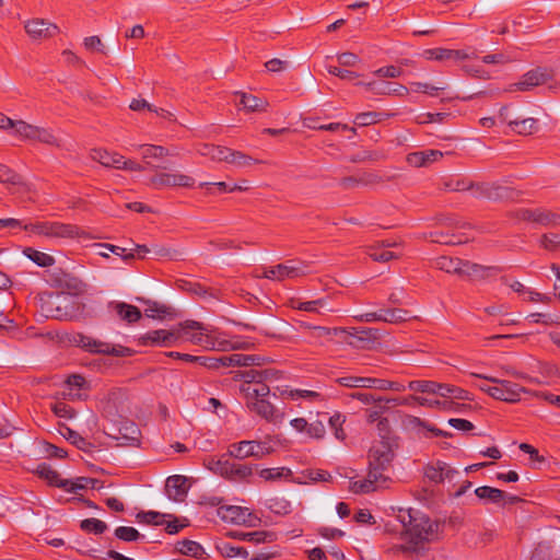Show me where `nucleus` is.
Segmentation results:
<instances>
[{
    "label": "nucleus",
    "mask_w": 560,
    "mask_h": 560,
    "mask_svg": "<svg viewBox=\"0 0 560 560\" xmlns=\"http://www.w3.org/2000/svg\"><path fill=\"white\" fill-rule=\"evenodd\" d=\"M247 399L254 397L250 409L271 423L281 422L283 413L280 412L266 397L270 389L264 381L268 377V370H247Z\"/></svg>",
    "instance_id": "obj_1"
},
{
    "label": "nucleus",
    "mask_w": 560,
    "mask_h": 560,
    "mask_svg": "<svg viewBox=\"0 0 560 560\" xmlns=\"http://www.w3.org/2000/svg\"><path fill=\"white\" fill-rule=\"evenodd\" d=\"M404 533L408 538L409 545H400L399 549L406 551H418L424 542L433 541L436 538L438 524L420 513H412L408 510L399 514Z\"/></svg>",
    "instance_id": "obj_2"
},
{
    "label": "nucleus",
    "mask_w": 560,
    "mask_h": 560,
    "mask_svg": "<svg viewBox=\"0 0 560 560\" xmlns=\"http://www.w3.org/2000/svg\"><path fill=\"white\" fill-rule=\"evenodd\" d=\"M245 441L234 444L226 454L211 463V469L222 477L242 482L245 480V455H241Z\"/></svg>",
    "instance_id": "obj_3"
},
{
    "label": "nucleus",
    "mask_w": 560,
    "mask_h": 560,
    "mask_svg": "<svg viewBox=\"0 0 560 560\" xmlns=\"http://www.w3.org/2000/svg\"><path fill=\"white\" fill-rule=\"evenodd\" d=\"M176 332H178V346L186 341L207 350L215 349L220 346L214 330L200 322L185 320L179 323L176 325Z\"/></svg>",
    "instance_id": "obj_4"
},
{
    "label": "nucleus",
    "mask_w": 560,
    "mask_h": 560,
    "mask_svg": "<svg viewBox=\"0 0 560 560\" xmlns=\"http://www.w3.org/2000/svg\"><path fill=\"white\" fill-rule=\"evenodd\" d=\"M394 456V452L387 443L373 446L369 455V477L378 480L381 486L387 488L392 481L389 472L392 471Z\"/></svg>",
    "instance_id": "obj_5"
},
{
    "label": "nucleus",
    "mask_w": 560,
    "mask_h": 560,
    "mask_svg": "<svg viewBox=\"0 0 560 560\" xmlns=\"http://www.w3.org/2000/svg\"><path fill=\"white\" fill-rule=\"evenodd\" d=\"M24 231L30 235H38L49 240L74 238L80 235V229L75 225L45 220L28 222L24 226Z\"/></svg>",
    "instance_id": "obj_6"
},
{
    "label": "nucleus",
    "mask_w": 560,
    "mask_h": 560,
    "mask_svg": "<svg viewBox=\"0 0 560 560\" xmlns=\"http://www.w3.org/2000/svg\"><path fill=\"white\" fill-rule=\"evenodd\" d=\"M471 376L482 378L493 383L491 397L506 402H516L521 400V394L525 388L516 383L506 380H499L495 377L486 376L482 374L472 373Z\"/></svg>",
    "instance_id": "obj_7"
},
{
    "label": "nucleus",
    "mask_w": 560,
    "mask_h": 560,
    "mask_svg": "<svg viewBox=\"0 0 560 560\" xmlns=\"http://www.w3.org/2000/svg\"><path fill=\"white\" fill-rule=\"evenodd\" d=\"M514 218L545 228L560 226V213L546 208H521L514 212Z\"/></svg>",
    "instance_id": "obj_8"
},
{
    "label": "nucleus",
    "mask_w": 560,
    "mask_h": 560,
    "mask_svg": "<svg viewBox=\"0 0 560 560\" xmlns=\"http://www.w3.org/2000/svg\"><path fill=\"white\" fill-rule=\"evenodd\" d=\"M307 266L298 260H287L283 264L270 267L264 270V276L267 279L276 281H284L288 279H295L306 275Z\"/></svg>",
    "instance_id": "obj_9"
},
{
    "label": "nucleus",
    "mask_w": 560,
    "mask_h": 560,
    "mask_svg": "<svg viewBox=\"0 0 560 560\" xmlns=\"http://www.w3.org/2000/svg\"><path fill=\"white\" fill-rule=\"evenodd\" d=\"M13 135L27 141H37L52 144L55 137L49 129L27 124L23 120H15L12 129Z\"/></svg>",
    "instance_id": "obj_10"
},
{
    "label": "nucleus",
    "mask_w": 560,
    "mask_h": 560,
    "mask_svg": "<svg viewBox=\"0 0 560 560\" xmlns=\"http://www.w3.org/2000/svg\"><path fill=\"white\" fill-rule=\"evenodd\" d=\"M195 185V178L183 173L156 172L150 179L149 186L155 189L185 187Z\"/></svg>",
    "instance_id": "obj_11"
},
{
    "label": "nucleus",
    "mask_w": 560,
    "mask_h": 560,
    "mask_svg": "<svg viewBox=\"0 0 560 560\" xmlns=\"http://www.w3.org/2000/svg\"><path fill=\"white\" fill-rule=\"evenodd\" d=\"M341 337H345L343 341L352 347L371 349L380 340L381 332L377 328L353 327L347 329L346 335H341Z\"/></svg>",
    "instance_id": "obj_12"
},
{
    "label": "nucleus",
    "mask_w": 560,
    "mask_h": 560,
    "mask_svg": "<svg viewBox=\"0 0 560 560\" xmlns=\"http://www.w3.org/2000/svg\"><path fill=\"white\" fill-rule=\"evenodd\" d=\"M140 341L143 346L151 347H175L178 346V332H176V326L172 329H156L143 334L140 337Z\"/></svg>",
    "instance_id": "obj_13"
},
{
    "label": "nucleus",
    "mask_w": 560,
    "mask_h": 560,
    "mask_svg": "<svg viewBox=\"0 0 560 560\" xmlns=\"http://www.w3.org/2000/svg\"><path fill=\"white\" fill-rule=\"evenodd\" d=\"M551 72L546 68H536L526 72L518 82L510 85L509 91H529L551 79Z\"/></svg>",
    "instance_id": "obj_14"
},
{
    "label": "nucleus",
    "mask_w": 560,
    "mask_h": 560,
    "mask_svg": "<svg viewBox=\"0 0 560 560\" xmlns=\"http://www.w3.org/2000/svg\"><path fill=\"white\" fill-rule=\"evenodd\" d=\"M25 32L33 40L50 38L59 33V27L44 19H33L24 24Z\"/></svg>",
    "instance_id": "obj_15"
},
{
    "label": "nucleus",
    "mask_w": 560,
    "mask_h": 560,
    "mask_svg": "<svg viewBox=\"0 0 560 560\" xmlns=\"http://www.w3.org/2000/svg\"><path fill=\"white\" fill-rule=\"evenodd\" d=\"M198 152L200 155L215 162L225 161L228 163H241V160L244 159L243 154L240 152L214 144H202L199 147Z\"/></svg>",
    "instance_id": "obj_16"
},
{
    "label": "nucleus",
    "mask_w": 560,
    "mask_h": 560,
    "mask_svg": "<svg viewBox=\"0 0 560 560\" xmlns=\"http://www.w3.org/2000/svg\"><path fill=\"white\" fill-rule=\"evenodd\" d=\"M474 196L491 200L511 199L513 198V190L510 187L492 183H477L474 186Z\"/></svg>",
    "instance_id": "obj_17"
},
{
    "label": "nucleus",
    "mask_w": 560,
    "mask_h": 560,
    "mask_svg": "<svg viewBox=\"0 0 560 560\" xmlns=\"http://www.w3.org/2000/svg\"><path fill=\"white\" fill-rule=\"evenodd\" d=\"M98 247L103 248L104 250L100 252V255L103 257H109V253L118 256L121 258V260L128 262L135 257L144 258L145 255L149 253V249L144 245H137L130 252H127L126 248L116 246L113 244H98Z\"/></svg>",
    "instance_id": "obj_18"
},
{
    "label": "nucleus",
    "mask_w": 560,
    "mask_h": 560,
    "mask_svg": "<svg viewBox=\"0 0 560 560\" xmlns=\"http://www.w3.org/2000/svg\"><path fill=\"white\" fill-rule=\"evenodd\" d=\"M358 85L364 86L366 90L372 92L375 95H398L405 96L408 94L409 90L402 84L392 83L386 81H371L368 83L358 82Z\"/></svg>",
    "instance_id": "obj_19"
},
{
    "label": "nucleus",
    "mask_w": 560,
    "mask_h": 560,
    "mask_svg": "<svg viewBox=\"0 0 560 560\" xmlns=\"http://www.w3.org/2000/svg\"><path fill=\"white\" fill-rule=\"evenodd\" d=\"M457 474V470L441 460L428 464L424 468L425 478L435 483L443 482L444 480H453Z\"/></svg>",
    "instance_id": "obj_20"
},
{
    "label": "nucleus",
    "mask_w": 560,
    "mask_h": 560,
    "mask_svg": "<svg viewBox=\"0 0 560 560\" xmlns=\"http://www.w3.org/2000/svg\"><path fill=\"white\" fill-rule=\"evenodd\" d=\"M501 271L497 266H483L469 260H465L462 277H467L470 280H486L490 277L497 276Z\"/></svg>",
    "instance_id": "obj_21"
},
{
    "label": "nucleus",
    "mask_w": 560,
    "mask_h": 560,
    "mask_svg": "<svg viewBox=\"0 0 560 560\" xmlns=\"http://www.w3.org/2000/svg\"><path fill=\"white\" fill-rule=\"evenodd\" d=\"M125 149L127 151H139L142 160L148 165H151V160H161L170 154L166 148L155 144H137L130 142Z\"/></svg>",
    "instance_id": "obj_22"
},
{
    "label": "nucleus",
    "mask_w": 560,
    "mask_h": 560,
    "mask_svg": "<svg viewBox=\"0 0 560 560\" xmlns=\"http://www.w3.org/2000/svg\"><path fill=\"white\" fill-rule=\"evenodd\" d=\"M188 492L187 478L180 475L170 476L165 482V493L168 499L180 502Z\"/></svg>",
    "instance_id": "obj_23"
},
{
    "label": "nucleus",
    "mask_w": 560,
    "mask_h": 560,
    "mask_svg": "<svg viewBox=\"0 0 560 560\" xmlns=\"http://www.w3.org/2000/svg\"><path fill=\"white\" fill-rule=\"evenodd\" d=\"M278 444L279 442L270 436L262 441H247V457L253 456L256 458H262L264 456L278 451L276 447Z\"/></svg>",
    "instance_id": "obj_24"
},
{
    "label": "nucleus",
    "mask_w": 560,
    "mask_h": 560,
    "mask_svg": "<svg viewBox=\"0 0 560 560\" xmlns=\"http://www.w3.org/2000/svg\"><path fill=\"white\" fill-rule=\"evenodd\" d=\"M74 341L79 347L94 353H114L115 351L112 345L100 341L90 336L79 335L75 337Z\"/></svg>",
    "instance_id": "obj_25"
},
{
    "label": "nucleus",
    "mask_w": 560,
    "mask_h": 560,
    "mask_svg": "<svg viewBox=\"0 0 560 560\" xmlns=\"http://www.w3.org/2000/svg\"><path fill=\"white\" fill-rule=\"evenodd\" d=\"M91 159L101 163L105 167L118 170L119 163H122V155L117 152H110L105 149H93Z\"/></svg>",
    "instance_id": "obj_26"
},
{
    "label": "nucleus",
    "mask_w": 560,
    "mask_h": 560,
    "mask_svg": "<svg viewBox=\"0 0 560 560\" xmlns=\"http://www.w3.org/2000/svg\"><path fill=\"white\" fill-rule=\"evenodd\" d=\"M109 307L120 317V319L132 324L141 318V312L138 307L125 302H112Z\"/></svg>",
    "instance_id": "obj_27"
},
{
    "label": "nucleus",
    "mask_w": 560,
    "mask_h": 560,
    "mask_svg": "<svg viewBox=\"0 0 560 560\" xmlns=\"http://www.w3.org/2000/svg\"><path fill=\"white\" fill-rule=\"evenodd\" d=\"M510 128L518 135L529 136L538 131V120L532 117L515 116L514 120L510 122Z\"/></svg>",
    "instance_id": "obj_28"
},
{
    "label": "nucleus",
    "mask_w": 560,
    "mask_h": 560,
    "mask_svg": "<svg viewBox=\"0 0 560 560\" xmlns=\"http://www.w3.org/2000/svg\"><path fill=\"white\" fill-rule=\"evenodd\" d=\"M254 472H257L258 476L266 481L279 479L282 476H284V472H285V475H291V470L289 468L282 467V468L258 469L257 465H248L247 464V477L253 476Z\"/></svg>",
    "instance_id": "obj_29"
},
{
    "label": "nucleus",
    "mask_w": 560,
    "mask_h": 560,
    "mask_svg": "<svg viewBox=\"0 0 560 560\" xmlns=\"http://www.w3.org/2000/svg\"><path fill=\"white\" fill-rule=\"evenodd\" d=\"M305 327L310 330V337L314 340H331L334 336L346 335V328H328L323 326H311L305 325Z\"/></svg>",
    "instance_id": "obj_30"
},
{
    "label": "nucleus",
    "mask_w": 560,
    "mask_h": 560,
    "mask_svg": "<svg viewBox=\"0 0 560 560\" xmlns=\"http://www.w3.org/2000/svg\"><path fill=\"white\" fill-rule=\"evenodd\" d=\"M218 514L228 523L242 524L245 522V512L242 506L223 505L219 508Z\"/></svg>",
    "instance_id": "obj_31"
},
{
    "label": "nucleus",
    "mask_w": 560,
    "mask_h": 560,
    "mask_svg": "<svg viewBox=\"0 0 560 560\" xmlns=\"http://www.w3.org/2000/svg\"><path fill=\"white\" fill-rule=\"evenodd\" d=\"M475 494L478 499L486 503L500 504L505 499V492L489 486H482L475 490Z\"/></svg>",
    "instance_id": "obj_32"
},
{
    "label": "nucleus",
    "mask_w": 560,
    "mask_h": 560,
    "mask_svg": "<svg viewBox=\"0 0 560 560\" xmlns=\"http://www.w3.org/2000/svg\"><path fill=\"white\" fill-rule=\"evenodd\" d=\"M464 264H465V260H463V259L452 258V257H447V256H441V257L436 258L434 261V266L438 269L443 270L447 273H454V275H458V276H462V270H463Z\"/></svg>",
    "instance_id": "obj_33"
},
{
    "label": "nucleus",
    "mask_w": 560,
    "mask_h": 560,
    "mask_svg": "<svg viewBox=\"0 0 560 560\" xmlns=\"http://www.w3.org/2000/svg\"><path fill=\"white\" fill-rule=\"evenodd\" d=\"M409 400L417 401L421 406L438 407L443 409H450L453 405V402L448 400L428 399L419 396H410L408 398H392L387 401H394L395 405H404Z\"/></svg>",
    "instance_id": "obj_34"
},
{
    "label": "nucleus",
    "mask_w": 560,
    "mask_h": 560,
    "mask_svg": "<svg viewBox=\"0 0 560 560\" xmlns=\"http://www.w3.org/2000/svg\"><path fill=\"white\" fill-rule=\"evenodd\" d=\"M436 395H440L441 397L447 398H455L459 400H471L470 393L453 385L448 384H438Z\"/></svg>",
    "instance_id": "obj_35"
},
{
    "label": "nucleus",
    "mask_w": 560,
    "mask_h": 560,
    "mask_svg": "<svg viewBox=\"0 0 560 560\" xmlns=\"http://www.w3.org/2000/svg\"><path fill=\"white\" fill-rule=\"evenodd\" d=\"M201 188L206 189L207 195H221L234 191L236 189H242L241 186H238L235 183H229V182H215V183H200L199 185Z\"/></svg>",
    "instance_id": "obj_36"
},
{
    "label": "nucleus",
    "mask_w": 560,
    "mask_h": 560,
    "mask_svg": "<svg viewBox=\"0 0 560 560\" xmlns=\"http://www.w3.org/2000/svg\"><path fill=\"white\" fill-rule=\"evenodd\" d=\"M176 550L184 556L196 559H200L205 555V549L199 542L188 539L178 541L176 544Z\"/></svg>",
    "instance_id": "obj_37"
},
{
    "label": "nucleus",
    "mask_w": 560,
    "mask_h": 560,
    "mask_svg": "<svg viewBox=\"0 0 560 560\" xmlns=\"http://www.w3.org/2000/svg\"><path fill=\"white\" fill-rule=\"evenodd\" d=\"M23 254L39 267L47 268L55 265V258L51 255L35 248L27 247L23 250Z\"/></svg>",
    "instance_id": "obj_38"
},
{
    "label": "nucleus",
    "mask_w": 560,
    "mask_h": 560,
    "mask_svg": "<svg viewBox=\"0 0 560 560\" xmlns=\"http://www.w3.org/2000/svg\"><path fill=\"white\" fill-rule=\"evenodd\" d=\"M38 475L46 479L49 483L55 485L60 488H66L69 483V480H62L58 472L54 470L49 465L43 463L37 467Z\"/></svg>",
    "instance_id": "obj_39"
},
{
    "label": "nucleus",
    "mask_w": 560,
    "mask_h": 560,
    "mask_svg": "<svg viewBox=\"0 0 560 560\" xmlns=\"http://www.w3.org/2000/svg\"><path fill=\"white\" fill-rule=\"evenodd\" d=\"M382 488L386 487L381 486V482H378V480H374V478H370L369 476L364 480L351 481L350 483V490L353 493H369Z\"/></svg>",
    "instance_id": "obj_40"
},
{
    "label": "nucleus",
    "mask_w": 560,
    "mask_h": 560,
    "mask_svg": "<svg viewBox=\"0 0 560 560\" xmlns=\"http://www.w3.org/2000/svg\"><path fill=\"white\" fill-rule=\"evenodd\" d=\"M366 254L375 261L386 262L392 259L398 258V255L395 253L387 250L382 245H370L366 247Z\"/></svg>",
    "instance_id": "obj_41"
},
{
    "label": "nucleus",
    "mask_w": 560,
    "mask_h": 560,
    "mask_svg": "<svg viewBox=\"0 0 560 560\" xmlns=\"http://www.w3.org/2000/svg\"><path fill=\"white\" fill-rule=\"evenodd\" d=\"M0 183L13 186L24 185L23 177L9 166L0 163Z\"/></svg>",
    "instance_id": "obj_42"
},
{
    "label": "nucleus",
    "mask_w": 560,
    "mask_h": 560,
    "mask_svg": "<svg viewBox=\"0 0 560 560\" xmlns=\"http://www.w3.org/2000/svg\"><path fill=\"white\" fill-rule=\"evenodd\" d=\"M410 86L413 92L436 96L440 92H444L448 85L446 83H442L441 85H433L427 82H411Z\"/></svg>",
    "instance_id": "obj_43"
},
{
    "label": "nucleus",
    "mask_w": 560,
    "mask_h": 560,
    "mask_svg": "<svg viewBox=\"0 0 560 560\" xmlns=\"http://www.w3.org/2000/svg\"><path fill=\"white\" fill-rule=\"evenodd\" d=\"M368 388H376L381 390H395L402 392L405 390V386L398 382H392L382 378H373L369 377Z\"/></svg>",
    "instance_id": "obj_44"
},
{
    "label": "nucleus",
    "mask_w": 560,
    "mask_h": 560,
    "mask_svg": "<svg viewBox=\"0 0 560 560\" xmlns=\"http://www.w3.org/2000/svg\"><path fill=\"white\" fill-rule=\"evenodd\" d=\"M129 108L131 110H135V112H141V110H148V112H152L154 114H156L158 116H161V117H166L168 116L170 114L163 109V108H158L156 106L150 104L149 102H147L144 98H135L131 101L130 105H129Z\"/></svg>",
    "instance_id": "obj_45"
},
{
    "label": "nucleus",
    "mask_w": 560,
    "mask_h": 560,
    "mask_svg": "<svg viewBox=\"0 0 560 560\" xmlns=\"http://www.w3.org/2000/svg\"><path fill=\"white\" fill-rule=\"evenodd\" d=\"M345 421H346V417L338 412L332 415L328 419L330 429L334 431L336 439H338L340 441H343L347 436L346 432L342 428V424L345 423Z\"/></svg>",
    "instance_id": "obj_46"
},
{
    "label": "nucleus",
    "mask_w": 560,
    "mask_h": 560,
    "mask_svg": "<svg viewBox=\"0 0 560 560\" xmlns=\"http://www.w3.org/2000/svg\"><path fill=\"white\" fill-rule=\"evenodd\" d=\"M80 526L84 532L96 535L103 534L107 529L105 522L93 517L83 520Z\"/></svg>",
    "instance_id": "obj_47"
},
{
    "label": "nucleus",
    "mask_w": 560,
    "mask_h": 560,
    "mask_svg": "<svg viewBox=\"0 0 560 560\" xmlns=\"http://www.w3.org/2000/svg\"><path fill=\"white\" fill-rule=\"evenodd\" d=\"M539 245L550 252L560 249V234L545 233L539 240Z\"/></svg>",
    "instance_id": "obj_48"
},
{
    "label": "nucleus",
    "mask_w": 560,
    "mask_h": 560,
    "mask_svg": "<svg viewBox=\"0 0 560 560\" xmlns=\"http://www.w3.org/2000/svg\"><path fill=\"white\" fill-rule=\"evenodd\" d=\"M408 312L401 308H384V323L399 324L407 319Z\"/></svg>",
    "instance_id": "obj_49"
},
{
    "label": "nucleus",
    "mask_w": 560,
    "mask_h": 560,
    "mask_svg": "<svg viewBox=\"0 0 560 560\" xmlns=\"http://www.w3.org/2000/svg\"><path fill=\"white\" fill-rule=\"evenodd\" d=\"M438 384L431 381H411L408 388L413 392L436 394Z\"/></svg>",
    "instance_id": "obj_50"
},
{
    "label": "nucleus",
    "mask_w": 560,
    "mask_h": 560,
    "mask_svg": "<svg viewBox=\"0 0 560 560\" xmlns=\"http://www.w3.org/2000/svg\"><path fill=\"white\" fill-rule=\"evenodd\" d=\"M369 377H360V376H343L337 380L341 386L349 388H368Z\"/></svg>",
    "instance_id": "obj_51"
},
{
    "label": "nucleus",
    "mask_w": 560,
    "mask_h": 560,
    "mask_svg": "<svg viewBox=\"0 0 560 560\" xmlns=\"http://www.w3.org/2000/svg\"><path fill=\"white\" fill-rule=\"evenodd\" d=\"M290 396L292 399H306L310 401H324L325 397L319 393L315 390H307V389H294L290 392Z\"/></svg>",
    "instance_id": "obj_52"
},
{
    "label": "nucleus",
    "mask_w": 560,
    "mask_h": 560,
    "mask_svg": "<svg viewBox=\"0 0 560 560\" xmlns=\"http://www.w3.org/2000/svg\"><path fill=\"white\" fill-rule=\"evenodd\" d=\"M431 241L434 243L446 244V245H457L463 244L466 240L457 238L455 235H448L443 232H431L430 233Z\"/></svg>",
    "instance_id": "obj_53"
},
{
    "label": "nucleus",
    "mask_w": 560,
    "mask_h": 560,
    "mask_svg": "<svg viewBox=\"0 0 560 560\" xmlns=\"http://www.w3.org/2000/svg\"><path fill=\"white\" fill-rule=\"evenodd\" d=\"M269 102L255 95L247 94V113L248 112H267Z\"/></svg>",
    "instance_id": "obj_54"
},
{
    "label": "nucleus",
    "mask_w": 560,
    "mask_h": 560,
    "mask_svg": "<svg viewBox=\"0 0 560 560\" xmlns=\"http://www.w3.org/2000/svg\"><path fill=\"white\" fill-rule=\"evenodd\" d=\"M115 536L124 541H135L140 537V533L131 526H119L115 529Z\"/></svg>",
    "instance_id": "obj_55"
},
{
    "label": "nucleus",
    "mask_w": 560,
    "mask_h": 560,
    "mask_svg": "<svg viewBox=\"0 0 560 560\" xmlns=\"http://www.w3.org/2000/svg\"><path fill=\"white\" fill-rule=\"evenodd\" d=\"M277 536L273 532L268 530H254L247 532V541L253 542H271L276 540Z\"/></svg>",
    "instance_id": "obj_56"
},
{
    "label": "nucleus",
    "mask_w": 560,
    "mask_h": 560,
    "mask_svg": "<svg viewBox=\"0 0 560 560\" xmlns=\"http://www.w3.org/2000/svg\"><path fill=\"white\" fill-rule=\"evenodd\" d=\"M218 360L224 366H243V365H245V355L242 353L222 354Z\"/></svg>",
    "instance_id": "obj_57"
},
{
    "label": "nucleus",
    "mask_w": 560,
    "mask_h": 560,
    "mask_svg": "<svg viewBox=\"0 0 560 560\" xmlns=\"http://www.w3.org/2000/svg\"><path fill=\"white\" fill-rule=\"evenodd\" d=\"M385 158H386V154L383 151H378V150L366 151V152H363L362 154L353 155L350 159V162H352V163L364 162V161L376 162V161H382Z\"/></svg>",
    "instance_id": "obj_58"
},
{
    "label": "nucleus",
    "mask_w": 560,
    "mask_h": 560,
    "mask_svg": "<svg viewBox=\"0 0 560 560\" xmlns=\"http://www.w3.org/2000/svg\"><path fill=\"white\" fill-rule=\"evenodd\" d=\"M218 549L222 556L226 558H235L243 553V548L236 545H233L230 541H221L218 545Z\"/></svg>",
    "instance_id": "obj_59"
},
{
    "label": "nucleus",
    "mask_w": 560,
    "mask_h": 560,
    "mask_svg": "<svg viewBox=\"0 0 560 560\" xmlns=\"http://www.w3.org/2000/svg\"><path fill=\"white\" fill-rule=\"evenodd\" d=\"M325 304H326L325 300L318 299V300L307 301V302H296V303L293 302L292 306L294 308H298L301 311L316 313V312H318V307H323V306H325Z\"/></svg>",
    "instance_id": "obj_60"
},
{
    "label": "nucleus",
    "mask_w": 560,
    "mask_h": 560,
    "mask_svg": "<svg viewBox=\"0 0 560 560\" xmlns=\"http://www.w3.org/2000/svg\"><path fill=\"white\" fill-rule=\"evenodd\" d=\"M306 434L312 439H317V440L323 439L326 434V429H325L323 421L316 420V421L310 422L308 427H307Z\"/></svg>",
    "instance_id": "obj_61"
},
{
    "label": "nucleus",
    "mask_w": 560,
    "mask_h": 560,
    "mask_svg": "<svg viewBox=\"0 0 560 560\" xmlns=\"http://www.w3.org/2000/svg\"><path fill=\"white\" fill-rule=\"evenodd\" d=\"M427 58L436 61L451 60V49L433 48L425 50Z\"/></svg>",
    "instance_id": "obj_62"
},
{
    "label": "nucleus",
    "mask_w": 560,
    "mask_h": 560,
    "mask_svg": "<svg viewBox=\"0 0 560 560\" xmlns=\"http://www.w3.org/2000/svg\"><path fill=\"white\" fill-rule=\"evenodd\" d=\"M374 74L377 77H381V78L395 79V78H399L402 74V69L399 67H395V66H387V67L377 69L374 72Z\"/></svg>",
    "instance_id": "obj_63"
},
{
    "label": "nucleus",
    "mask_w": 560,
    "mask_h": 560,
    "mask_svg": "<svg viewBox=\"0 0 560 560\" xmlns=\"http://www.w3.org/2000/svg\"><path fill=\"white\" fill-rule=\"evenodd\" d=\"M378 114L374 112L361 113L355 116L354 124L358 126H369L375 124L378 119Z\"/></svg>",
    "instance_id": "obj_64"
}]
</instances>
